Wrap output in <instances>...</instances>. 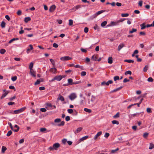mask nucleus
Instances as JSON below:
<instances>
[{
    "mask_svg": "<svg viewBox=\"0 0 154 154\" xmlns=\"http://www.w3.org/2000/svg\"><path fill=\"white\" fill-rule=\"evenodd\" d=\"M60 144L58 143H54L52 146H50L48 148V149L50 151L54 150H57L58 148L60 147Z\"/></svg>",
    "mask_w": 154,
    "mask_h": 154,
    "instance_id": "f257e3e1",
    "label": "nucleus"
},
{
    "mask_svg": "<svg viewBox=\"0 0 154 154\" xmlns=\"http://www.w3.org/2000/svg\"><path fill=\"white\" fill-rule=\"evenodd\" d=\"M76 94L75 93H72L70 94L69 98L71 100H73L77 97Z\"/></svg>",
    "mask_w": 154,
    "mask_h": 154,
    "instance_id": "f03ea898",
    "label": "nucleus"
},
{
    "mask_svg": "<svg viewBox=\"0 0 154 154\" xmlns=\"http://www.w3.org/2000/svg\"><path fill=\"white\" fill-rule=\"evenodd\" d=\"M96 97L93 95L91 96V99L88 100V103L90 104L94 103L96 99Z\"/></svg>",
    "mask_w": 154,
    "mask_h": 154,
    "instance_id": "7ed1b4c3",
    "label": "nucleus"
},
{
    "mask_svg": "<svg viewBox=\"0 0 154 154\" xmlns=\"http://www.w3.org/2000/svg\"><path fill=\"white\" fill-rule=\"evenodd\" d=\"M105 11L104 10H101L100 11H98L96 13L93 15L92 16L93 18H95L97 17L100 15V14H101V13H103V12Z\"/></svg>",
    "mask_w": 154,
    "mask_h": 154,
    "instance_id": "20e7f679",
    "label": "nucleus"
},
{
    "mask_svg": "<svg viewBox=\"0 0 154 154\" xmlns=\"http://www.w3.org/2000/svg\"><path fill=\"white\" fill-rule=\"evenodd\" d=\"M72 58L69 56H66L61 57L60 60L62 61H67L71 60Z\"/></svg>",
    "mask_w": 154,
    "mask_h": 154,
    "instance_id": "39448f33",
    "label": "nucleus"
},
{
    "mask_svg": "<svg viewBox=\"0 0 154 154\" xmlns=\"http://www.w3.org/2000/svg\"><path fill=\"white\" fill-rule=\"evenodd\" d=\"M81 7L80 5H77L76 6L74 7L71 9V10L73 11H75L76 10L78 9Z\"/></svg>",
    "mask_w": 154,
    "mask_h": 154,
    "instance_id": "423d86ee",
    "label": "nucleus"
},
{
    "mask_svg": "<svg viewBox=\"0 0 154 154\" xmlns=\"http://www.w3.org/2000/svg\"><path fill=\"white\" fill-rule=\"evenodd\" d=\"M82 128L81 127H79L76 130L74 131V133L75 134H77L78 133L80 132L82 130Z\"/></svg>",
    "mask_w": 154,
    "mask_h": 154,
    "instance_id": "0eeeda50",
    "label": "nucleus"
},
{
    "mask_svg": "<svg viewBox=\"0 0 154 154\" xmlns=\"http://www.w3.org/2000/svg\"><path fill=\"white\" fill-rule=\"evenodd\" d=\"M30 48H28L26 50V52L27 54H29L31 50H32L33 49L32 45H29Z\"/></svg>",
    "mask_w": 154,
    "mask_h": 154,
    "instance_id": "6e6552de",
    "label": "nucleus"
},
{
    "mask_svg": "<svg viewBox=\"0 0 154 154\" xmlns=\"http://www.w3.org/2000/svg\"><path fill=\"white\" fill-rule=\"evenodd\" d=\"M30 74L33 77H35L36 76V72L33 70H30Z\"/></svg>",
    "mask_w": 154,
    "mask_h": 154,
    "instance_id": "1a4fd4ad",
    "label": "nucleus"
},
{
    "mask_svg": "<svg viewBox=\"0 0 154 154\" xmlns=\"http://www.w3.org/2000/svg\"><path fill=\"white\" fill-rule=\"evenodd\" d=\"M49 70L51 72L54 74H56L57 72V69L55 68H51Z\"/></svg>",
    "mask_w": 154,
    "mask_h": 154,
    "instance_id": "9d476101",
    "label": "nucleus"
},
{
    "mask_svg": "<svg viewBox=\"0 0 154 154\" xmlns=\"http://www.w3.org/2000/svg\"><path fill=\"white\" fill-rule=\"evenodd\" d=\"M55 80L58 81H60L63 78L62 76L61 75H58L55 77Z\"/></svg>",
    "mask_w": 154,
    "mask_h": 154,
    "instance_id": "9b49d317",
    "label": "nucleus"
},
{
    "mask_svg": "<svg viewBox=\"0 0 154 154\" xmlns=\"http://www.w3.org/2000/svg\"><path fill=\"white\" fill-rule=\"evenodd\" d=\"M102 134V132L101 131H99L97 133L96 135H95L94 137V139L96 140L98 138V137L100 136Z\"/></svg>",
    "mask_w": 154,
    "mask_h": 154,
    "instance_id": "f8f14e48",
    "label": "nucleus"
},
{
    "mask_svg": "<svg viewBox=\"0 0 154 154\" xmlns=\"http://www.w3.org/2000/svg\"><path fill=\"white\" fill-rule=\"evenodd\" d=\"M55 8L56 6L54 5H53L50 7L49 11L50 12H52L55 9Z\"/></svg>",
    "mask_w": 154,
    "mask_h": 154,
    "instance_id": "ddd939ff",
    "label": "nucleus"
},
{
    "mask_svg": "<svg viewBox=\"0 0 154 154\" xmlns=\"http://www.w3.org/2000/svg\"><path fill=\"white\" fill-rule=\"evenodd\" d=\"M88 136H85L82 137V138H81L79 139L80 142H81L82 141L85 140H86L87 138H88Z\"/></svg>",
    "mask_w": 154,
    "mask_h": 154,
    "instance_id": "4468645a",
    "label": "nucleus"
},
{
    "mask_svg": "<svg viewBox=\"0 0 154 154\" xmlns=\"http://www.w3.org/2000/svg\"><path fill=\"white\" fill-rule=\"evenodd\" d=\"M91 59L93 61H96L97 59V56L95 55H93L91 57Z\"/></svg>",
    "mask_w": 154,
    "mask_h": 154,
    "instance_id": "2eb2a0df",
    "label": "nucleus"
},
{
    "mask_svg": "<svg viewBox=\"0 0 154 154\" xmlns=\"http://www.w3.org/2000/svg\"><path fill=\"white\" fill-rule=\"evenodd\" d=\"M110 23L112 26H115L118 24L117 21L115 22L111 21Z\"/></svg>",
    "mask_w": 154,
    "mask_h": 154,
    "instance_id": "dca6fc26",
    "label": "nucleus"
},
{
    "mask_svg": "<svg viewBox=\"0 0 154 154\" xmlns=\"http://www.w3.org/2000/svg\"><path fill=\"white\" fill-rule=\"evenodd\" d=\"M108 62L109 64H111L112 63V57H109L108 58Z\"/></svg>",
    "mask_w": 154,
    "mask_h": 154,
    "instance_id": "f3484780",
    "label": "nucleus"
},
{
    "mask_svg": "<svg viewBox=\"0 0 154 154\" xmlns=\"http://www.w3.org/2000/svg\"><path fill=\"white\" fill-rule=\"evenodd\" d=\"M72 79H68V82L69 83L68 85H73V82H72Z\"/></svg>",
    "mask_w": 154,
    "mask_h": 154,
    "instance_id": "a211bd4d",
    "label": "nucleus"
},
{
    "mask_svg": "<svg viewBox=\"0 0 154 154\" xmlns=\"http://www.w3.org/2000/svg\"><path fill=\"white\" fill-rule=\"evenodd\" d=\"M124 44H120L118 47V49L119 51L120 50L124 47Z\"/></svg>",
    "mask_w": 154,
    "mask_h": 154,
    "instance_id": "6ab92c4d",
    "label": "nucleus"
},
{
    "mask_svg": "<svg viewBox=\"0 0 154 154\" xmlns=\"http://www.w3.org/2000/svg\"><path fill=\"white\" fill-rule=\"evenodd\" d=\"M14 127L17 128V129H14V132H17L19 130L20 128L17 125H15L14 126Z\"/></svg>",
    "mask_w": 154,
    "mask_h": 154,
    "instance_id": "aec40b11",
    "label": "nucleus"
},
{
    "mask_svg": "<svg viewBox=\"0 0 154 154\" xmlns=\"http://www.w3.org/2000/svg\"><path fill=\"white\" fill-rule=\"evenodd\" d=\"M31 20V18L29 17H25L24 19V21L25 23H27Z\"/></svg>",
    "mask_w": 154,
    "mask_h": 154,
    "instance_id": "412c9836",
    "label": "nucleus"
},
{
    "mask_svg": "<svg viewBox=\"0 0 154 154\" xmlns=\"http://www.w3.org/2000/svg\"><path fill=\"white\" fill-rule=\"evenodd\" d=\"M6 23L4 21H2L1 23V26L2 28H4L5 27Z\"/></svg>",
    "mask_w": 154,
    "mask_h": 154,
    "instance_id": "4be33fe9",
    "label": "nucleus"
},
{
    "mask_svg": "<svg viewBox=\"0 0 154 154\" xmlns=\"http://www.w3.org/2000/svg\"><path fill=\"white\" fill-rule=\"evenodd\" d=\"M122 88V87H119L118 88H117L116 89H114L112 91V92H116V91H118L119 90H120Z\"/></svg>",
    "mask_w": 154,
    "mask_h": 154,
    "instance_id": "5701e85b",
    "label": "nucleus"
},
{
    "mask_svg": "<svg viewBox=\"0 0 154 154\" xmlns=\"http://www.w3.org/2000/svg\"><path fill=\"white\" fill-rule=\"evenodd\" d=\"M8 92L7 91L5 92L2 95L1 97V98L2 99L5 97L8 94Z\"/></svg>",
    "mask_w": 154,
    "mask_h": 154,
    "instance_id": "b1692460",
    "label": "nucleus"
},
{
    "mask_svg": "<svg viewBox=\"0 0 154 154\" xmlns=\"http://www.w3.org/2000/svg\"><path fill=\"white\" fill-rule=\"evenodd\" d=\"M107 22L106 21L103 22L101 24V26L102 27H104L107 24Z\"/></svg>",
    "mask_w": 154,
    "mask_h": 154,
    "instance_id": "393cba45",
    "label": "nucleus"
},
{
    "mask_svg": "<svg viewBox=\"0 0 154 154\" xmlns=\"http://www.w3.org/2000/svg\"><path fill=\"white\" fill-rule=\"evenodd\" d=\"M84 110L88 113H91V109L86 108H84Z\"/></svg>",
    "mask_w": 154,
    "mask_h": 154,
    "instance_id": "a878e982",
    "label": "nucleus"
},
{
    "mask_svg": "<svg viewBox=\"0 0 154 154\" xmlns=\"http://www.w3.org/2000/svg\"><path fill=\"white\" fill-rule=\"evenodd\" d=\"M113 83V81L111 80L108 81L107 82H106V85H109V84H111Z\"/></svg>",
    "mask_w": 154,
    "mask_h": 154,
    "instance_id": "bb28decb",
    "label": "nucleus"
},
{
    "mask_svg": "<svg viewBox=\"0 0 154 154\" xmlns=\"http://www.w3.org/2000/svg\"><path fill=\"white\" fill-rule=\"evenodd\" d=\"M124 61L128 63H133L134 61L131 60H125Z\"/></svg>",
    "mask_w": 154,
    "mask_h": 154,
    "instance_id": "cd10ccee",
    "label": "nucleus"
},
{
    "mask_svg": "<svg viewBox=\"0 0 154 154\" xmlns=\"http://www.w3.org/2000/svg\"><path fill=\"white\" fill-rule=\"evenodd\" d=\"M119 150V149L118 148H117L115 150H112L110 151V153H115L116 152L118 151Z\"/></svg>",
    "mask_w": 154,
    "mask_h": 154,
    "instance_id": "c85d7f7f",
    "label": "nucleus"
},
{
    "mask_svg": "<svg viewBox=\"0 0 154 154\" xmlns=\"http://www.w3.org/2000/svg\"><path fill=\"white\" fill-rule=\"evenodd\" d=\"M33 63L32 62H31L29 66V69L30 70H33L32 68L33 67Z\"/></svg>",
    "mask_w": 154,
    "mask_h": 154,
    "instance_id": "c756f323",
    "label": "nucleus"
},
{
    "mask_svg": "<svg viewBox=\"0 0 154 154\" xmlns=\"http://www.w3.org/2000/svg\"><path fill=\"white\" fill-rule=\"evenodd\" d=\"M137 31V29H133L129 31V33H132L134 32H136Z\"/></svg>",
    "mask_w": 154,
    "mask_h": 154,
    "instance_id": "7c9ffc66",
    "label": "nucleus"
},
{
    "mask_svg": "<svg viewBox=\"0 0 154 154\" xmlns=\"http://www.w3.org/2000/svg\"><path fill=\"white\" fill-rule=\"evenodd\" d=\"M154 148V144L152 143H150L149 144V149H153Z\"/></svg>",
    "mask_w": 154,
    "mask_h": 154,
    "instance_id": "2f4dec72",
    "label": "nucleus"
},
{
    "mask_svg": "<svg viewBox=\"0 0 154 154\" xmlns=\"http://www.w3.org/2000/svg\"><path fill=\"white\" fill-rule=\"evenodd\" d=\"M6 51L5 49H2L0 50V53L2 54H3L5 53Z\"/></svg>",
    "mask_w": 154,
    "mask_h": 154,
    "instance_id": "473e14b6",
    "label": "nucleus"
},
{
    "mask_svg": "<svg viewBox=\"0 0 154 154\" xmlns=\"http://www.w3.org/2000/svg\"><path fill=\"white\" fill-rule=\"evenodd\" d=\"M114 80L115 81H116V80H119V77L118 76H114L113 78Z\"/></svg>",
    "mask_w": 154,
    "mask_h": 154,
    "instance_id": "72a5a7b5",
    "label": "nucleus"
},
{
    "mask_svg": "<svg viewBox=\"0 0 154 154\" xmlns=\"http://www.w3.org/2000/svg\"><path fill=\"white\" fill-rule=\"evenodd\" d=\"M129 15V14L128 13L126 14H121V16L122 17H128Z\"/></svg>",
    "mask_w": 154,
    "mask_h": 154,
    "instance_id": "f704fd0d",
    "label": "nucleus"
},
{
    "mask_svg": "<svg viewBox=\"0 0 154 154\" xmlns=\"http://www.w3.org/2000/svg\"><path fill=\"white\" fill-rule=\"evenodd\" d=\"M6 149H7L6 147H4V146H3L2 148V152L4 153L5 151L6 150Z\"/></svg>",
    "mask_w": 154,
    "mask_h": 154,
    "instance_id": "c9c22d12",
    "label": "nucleus"
},
{
    "mask_svg": "<svg viewBox=\"0 0 154 154\" xmlns=\"http://www.w3.org/2000/svg\"><path fill=\"white\" fill-rule=\"evenodd\" d=\"M17 79V77L16 76H14L12 77L11 80L13 81L14 82V81H15Z\"/></svg>",
    "mask_w": 154,
    "mask_h": 154,
    "instance_id": "e433bc0d",
    "label": "nucleus"
},
{
    "mask_svg": "<svg viewBox=\"0 0 154 154\" xmlns=\"http://www.w3.org/2000/svg\"><path fill=\"white\" fill-rule=\"evenodd\" d=\"M26 108L24 107L20 109H19V110L20 112V113L23 112L24 110H25L26 109Z\"/></svg>",
    "mask_w": 154,
    "mask_h": 154,
    "instance_id": "4c0bfd02",
    "label": "nucleus"
},
{
    "mask_svg": "<svg viewBox=\"0 0 154 154\" xmlns=\"http://www.w3.org/2000/svg\"><path fill=\"white\" fill-rule=\"evenodd\" d=\"M59 99L62 101H64V97L61 96H59Z\"/></svg>",
    "mask_w": 154,
    "mask_h": 154,
    "instance_id": "58836bf2",
    "label": "nucleus"
},
{
    "mask_svg": "<svg viewBox=\"0 0 154 154\" xmlns=\"http://www.w3.org/2000/svg\"><path fill=\"white\" fill-rule=\"evenodd\" d=\"M112 123L113 124H116L117 125H118L119 124V122L116 120L112 121Z\"/></svg>",
    "mask_w": 154,
    "mask_h": 154,
    "instance_id": "ea45409f",
    "label": "nucleus"
},
{
    "mask_svg": "<svg viewBox=\"0 0 154 154\" xmlns=\"http://www.w3.org/2000/svg\"><path fill=\"white\" fill-rule=\"evenodd\" d=\"M73 21L72 20L70 19L69 20V25L71 26L73 24Z\"/></svg>",
    "mask_w": 154,
    "mask_h": 154,
    "instance_id": "a19ab883",
    "label": "nucleus"
},
{
    "mask_svg": "<svg viewBox=\"0 0 154 154\" xmlns=\"http://www.w3.org/2000/svg\"><path fill=\"white\" fill-rule=\"evenodd\" d=\"M140 26H141V29H144L146 27V26H145L144 24L143 23L141 24Z\"/></svg>",
    "mask_w": 154,
    "mask_h": 154,
    "instance_id": "79ce46f5",
    "label": "nucleus"
},
{
    "mask_svg": "<svg viewBox=\"0 0 154 154\" xmlns=\"http://www.w3.org/2000/svg\"><path fill=\"white\" fill-rule=\"evenodd\" d=\"M128 74H129L131 75V71L128 70L125 72V75H127Z\"/></svg>",
    "mask_w": 154,
    "mask_h": 154,
    "instance_id": "37998d69",
    "label": "nucleus"
},
{
    "mask_svg": "<svg viewBox=\"0 0 154 154\" xmlns=\"http://www.w3.org/2000/svg\"><path fill=\"white\" fill-rule=\"evenodd\" d=\"M119 113L118 112L113 116V118H118L119 117Z\"/></svg>",
    "mask_w": 154,
    "mask_h": 154,
    "instance_id": "c03bdc74",
    "label": "nucleus"
},
{
    "mask_svg": "<svg viewBox=\"0 0 154 154\" xmlns=\"http://www.w3.org/2000/svg\"><path fill=\"white\" fill-rule=\"evenodd\" d=\"M147 81L149 82H152L153 79L152 77H149Z\"/></svg>",
    "mask_w": 154,
    "mask_h": 154,
    "instance_id": "a18cd8bd",
    "label": "nucleus"
},
{
    "mask_svg": "<svg viewBox=\"0 0 154 154\" xmlns=\"http://www.w3.org/2000/svg\"><path fill=\"white\" fill-rule=\"evenodd\" d=\"M12 133V132L11 131H9L7 134V136L8 137Z\"/></svg>",
    "mask_w": 154,
    "mask_h": 154,
    "instance_id": "49530a36",
    "label": "nucleus"
},
{
    "mask_svg": "<svg viewBox=\"0 0 154 154\" xmlns=\"http://www.w3.org/2000/svg\"><path fill=\"white\" fill-rule=\"evenodd\" d=\"M67 112L71 114L73 112V110L72 109H68L67 110Z\"/></svg>",
    "mask_w": 154,
    "mask_h": 154,
    "instance_id": "de8ad7c7",
    "label": "nucleus"
},
{
    "mask_svg": "<svg viewBox=\"0 0 154 154\" xmlns=\"http://www.w3.org/2000/svg\"><path fill=\"white\" fill-rule=\"evenodd\" d=\"M53 46L55 48H57L58 47V45L56 43H54L53 44Z\"/></svg>",
    "mask_w": 154,
    "mask_h": 154,
    "instance_id": "09e8293b",
    "label": "nucleus"
},
{
    "mask_svg": "<svg viewBox=\"0 0 154 154\" xmlns=\"http://www.w3.org/2000/svg\"><path fill=\"white\" fill-rule=\"evenodd\" d=\"M125 20V18H122L118 20H117V21L118 23H120V22H122L123 21H124Z\"/></svg>",
    "mask_w": 154,
    "mask_h": 154,
    "instance_id": "8fccbe9b",
    "label": "nucleus"
},
{
    "mask_svg": "<svg viewBox=\"0 0 154 154\" xmlns=\"http://www.w3.org/2000/svg\"><path fill=\"white\" fill-rule=\"evenodd\" d=\"M61 120L60 119H57L54 120V122L56 123H58L60 122Z\"/></svg>",
    "mask_w": 154,
    "mask_h": 154,
    "instance_id": "3c124183",
    "label": "nucleus"
},
{
    "mask_svg": "<svg viewBox=\"0 0 154 154\" xmlns=\"http://www.w3.org/2000/svg\"><path fill=\"white\" fill-rule=\"evenodd\" d=\"M86 74V72L85 71H82L81 73V75L82 76H84Z\"/></svg>",
    "mask_w": 154,
    "mask_h": 154,
    "instance_id": "603ef678",
    "label": "nucleus"
},
{
    "mask_svg": "<svg viewBox=\"0 0 154 154\" xmlns=\"http://www.w3.org/2000/svg\"><path fill=\"white\" fill-rule=\"evenodd\" d=\"M148 66L147 65L146 66L144 67L143 70L144 72H146L148 69Z\"/></svg>",
    "mask_w": 154,
    "mask_h": 154,
    "instance_id": "864d4df0",
    "label": "nucleus"
},
{
    "mask_svg": "<svg viewBox=\"0 0 154 154\" xmlns=\"http://www.w3.org/2000/svg\"><path fill=\"white\" fill-rule=\"evenodd\" d=\"M64 125V121H62L60 124L58 125L59 126H63Z\"/></svg>",
    "mask_w": 154,
    "mask_h": 154,
    "instance_id": "5fc2aeb1",
    "label": "nucleus"
},
{
    "mask_svg": "<svg viewBox=\"0 0 154 154\" xmlns=\"http://www.w3.org/2000/svg\"><path fill=\"white\" fill-rule=\"evenodd\" d=\"M46 128H41L40 129V131L41 132H43L45 131H46Z\"/></svg>",
    "mask_w": 154,
    "mask_h": 154,
    "instance_id": "6e6d98bb",
    "label": "nucleus"
},
{
    "mask_svg": "<svg viewBox=\"0 0 154 154\" xmlns=\"http://www.w3.org/2000/svg\"><path fill=\"white\" fill-rule=\"evenodd\" d=\"M62 142L64 144H65L67 142V140L66 139H64L62 140Z\"/></svg>",
    "mask_w": 154,
    "mask_h": 154,
    "instance_id": "4d7b16f0",
    "label": "nucleus"
},
{
    "mask_svg": "<svg viewBox=\"0 0 154 154\" xmlns=\"http://www.w3.org/2000/svg\"><path fill=\"white\" fill-rule=\"evenodd\" d=\"M109 136V134L108 133H106L105 134L104 137H105L107 138Z\"/></svg>",
    "mask_w": 154,
    "mask_h": 154,
    "instance_id": "13d9d810",
    "label": "nucleus"
},
{
    "mask_svg": "<svg viewBox=\"0 0 154 154\" xmlns=\"http://www.w3.org/2000/svg\"><path fill=\"white\" fill-rule=\"evenodd\" d=\"M41 82L39 80H38L35 83V85H36L39 84Z\"/></svg>",
    "mask_w": 154,
    "mask_h": 154,
    "instance_id": "bf43d9fd",
    "label": "nucleus"
},
{
    "mask_svg": "<svg viewBox=\"0 0 154 154\" xmlns=\"http://www.w3.org/2000/svg\"><path fill=\"white\" fill-rule=\"evenodd\" d=\"M81 50L82 52L86 53L87 52V50L85 49H83L82 48H81Z\"/></svg>",
    "mask_w": 154,
    "mask_h": 154,
    "instance_id": "052dcab7",
    "label": "nucleus"
},
{
    "mask_svg": "<svg viewBox=\"0 0 154 154\" xmlns=\"http://www.w3.org/2000/svg\"><path fill=\"white\" fill-rule=\"evenodd\" d=\"M20 113L19 109L14 111V113L15 114H18Z\"/></svg>",
    "mask_w": 154,
    "mask_h": 154,
    "instance_id": "680f3d73",
    "label": "nucleus"
},
{
    "mask_svg": "<svg viewBox=\"0 0 154 154\" xmlns=\"http://www.w3.org/2000/svg\"><path fill=\"white\" fill-rule=\"evenodd\" d=\"M5 18L8 21H9L10 18L8 15H6L5 17Z\"/></svg>",
    "mask_w": 154,
    "mask_h": 154,
    "instance_id": "e2e57ef3",
    "label": "nucleus"
},
{
    "mask_svg": "<svg viewBox=\"0 0 154 154\" xmlns=\"http://www.w3.org/2000/svg\"><path fill=\"white\" fill-rule=\"evenodd\" d=\"M65 119L66 121H68L70 120V118L69 116H67L66 117Z\"/></svg>",
    "mask_w": 154,
    "mask_h": 154,
    "instance_id": "0e129e2a",
    "label": "nucleus"
},
{
    "mask_svg": "<svg viewBox=\"0 0 154 154\" xmlns=\"http://www.w3.org/2000/svg\"><path fill=\"white\" fill-rule=\"evenodd\" d=\"M148 135V133H145L143 134V137L144 138H146L147 137Z\"/></svg>",
    "mask_w": 154,
    "mask_h": 154,
    "instance_id": "69168bd1",
    "label": "nucleus"
},
{
    "mask_svg": "<svg viewBox=\"0 0 154 154\" xmlns=\"http://www.w3.org/2000/svg\"><path fill=\"white\" fill-rule=\"evenodd\" d=\"M40 110L42 112H46L47 110L45 108H42L40 109Z\"/></svg>",
    "mask_w": 154,
    "mask_h": 154,
    "instance_id": "338daca9",
    "label": "nucleus"
},
{
    "mask_svg": "<svg viewBox=\"0 0 154 154\" xmlns=\"http://www.w3.org/2000/svg\"><path fill=\"white\" fill-rule=\"evenodd\" d=\"M84 31L85 33H87L88 31V29L87 27H85L84 28Z\"/></svg>",
    "mask_w": 154,
    "mask_h": 154,
    "instance_id": "774afa93",
    "label": "nucleus"
}]
</instances>
